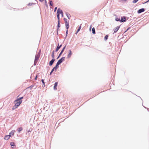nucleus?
I'll use <instances>...</instances> for the list:
<instances>
[{"instance_id": "nucleus-15", "label": "nucleus", "mask_w": 149, "mask_h": 149, "mask_svg": "<svg viewBox=\"0 0 149 149\" xmlns=\"http://www.w3.org/2000/svg\"><path fill=\"white\" fill-rule=\"evenodd\" d=\"M10 145L11 146L12 148H14V146H15V143L14 142H10Z\"/></svg>"}, {"instance_id": "nucleus-32", "label": "nucleus", "mask_w": 149, "mask_h": 149, "mask_svg": "<svg viewBox=\"0 0 149 149\" xmlns=\"http://www.w3.org/2000/svg\"><path fill=\"white\" fill-rule=\"evenodd\" d=\"M40 53H41V50H40L38 52V54L36 55H38V56H40Z\"/></svg>"}, {"instance_id": "nucleus-55", "label": "nucleus", "mask_w": 149, "mask_h": 149, "mask_svg": "<svg viewBox=\"0 0 149 149\" xmlns=\"http://www.w3.org/2000/svg\"><path fill=\"white\" fill-rule=\"evenodd\" d=\"M91 27H90V29H89V30L90 31H91Z\"/></svg>"}, {"instance_id": "nucleus-10", "label": "nucleus", "mask_w": 149, "mask_h": 149, "mask_svg": "<svg viewBox=\"0 0 149 149\" xmlns=\"http://www.w3.org/2000/svg\"><path fill=\"white\" fill-rule=\"evenodd\" d=\"M120 26H117V27H116V28H114V29H113V31H114L113 33H116L117 32V31H118V30H119V29L120 28Z\"/></svg>"}, {"instance_id": "nucleus-30", "label": "nucleus", "mask_w": 149, "mask_h": 149, "mask_svg": "<svg viewBox=\"0 0 149 149\" xmlns=\"http://www.w3.org/2000/svg\"><path fill=\"white\" fill-rule=\"evenodd\" d=\"M34 86L33 85H31V86H29L27 88H30V89H31Z\"/></svg>"}, {"instance_id": "nucleus-12", "label": "nucleus", "mask_w": 149, "mask_h": 149, "mask_svg": "<svg viewBox=\"0 0 149 149\" xmlns=\"http://www.w3.org/2000/svg\"><path fill=\"white\" fill-rule=\"evenodd\" d=\"M58 84V82H56L54 84V90H56L57 89V86Z\"/></svg>"}, {"instance_id": "nucleus-34", "label": "nucleus", "mask_w": 149, "mask_h": 149, "mask_svg": "<svg viewBox=\"0 0 149 149\" xmlns=\"http://www.w3.org/2000/svg\"><path fill=\"white\" fill-rule=\"evenodd\" d=\"M65 26H69V22L67 23H65Z\"/></svg>"}, {"instance_id": "nucleus-36", "label": "nucleus", "mask_w": 149, "mask_h": 149, "mask_svg": "<svg viewBox=\"0 0 149 149\" xmlns=\"http://www.w3.org/2000/svg\"><path fill=\"white\" fill-rule=\"evenodd\" d=\"M54 70H55V71H56V70L55 69H54V67L52 70L51 71L52 72H53Z\"/></svg>"}, {"instance_id": "nucleus-47", "label": "nucleus", "mask_w": 149, "mask_h": 149, "mask_svg": "<svg viewBox=\"0 0 149 149\" xmlns=\"http://www.w3.org/2000/svg\"><path fill=\"white\" fill-rule=\"evenodd\" d=\"M57 7H56L55 8H54V11L55 12L56 10H57Z\"/></svg>"}, {"instance_id": "nucleus-3", "label": "nucleus", "mask_w": 149, "mask_h": 149, "mask_svg": "<svg viewBox=\"0 0 149 149\" xmlns=\"http://www.w3.org/2000/svg\"><path fill=\"white\" fill-rule=\"evenodd\" d=\"M61 25L60 24V22H58V24L57 26V29H56V32L57 35H58V31Z\"/></svg>"}, {"instance_id": "nucleus-38", "label": "nucleus", "mask_w": 149, "mask_h": 149, "mask_svg": "<svg viewBox=\"0 0 149 149\" xmlns=\"http://www.w3.org/2000/svg\"><path fill=\"white\" fill-rule=\"evenodd\" d=\"M68 30H66L65 33V36H66V37H67V35L68 34Z\"/></svg>"}, {"instance_id": "nucleus-20", "label": "nucleus", "mask_w": 149, "mask_h": 149, "mask_svg": "<svg viewBox=\"0 0 149 149\" xmlns=\"http://www.w3.org/2000/svg\"><path fill=\"white\" fill-rule=\"evenodd\" d=\"M18 107H17V106L16 105H15H15L12 107V110H14L15 109L17 108Z\"/></svg>"}, {"instance_id": "nucleus-9", "label": "nucleus", "mask_w": 149, "mask_h": 149, "mask_svg": "<svg viewBox=\"0 0 149 149\" xmlns=\"http://www.w3.org/2000/svg\"><path fill=\"white\" fill-rule=\"evenodd\" d=\"M65 59V57H63L59 59L58 61L61 64L64 61Z\"/></svg>"}, {"instance_id": "nucleus-35", "label": "nucleus", "mask_w": 149, "mask_h": 149, "mask_svg": "<svg viewBox=\"0 0 149 149\" xmlns=\"http://www.w3.org/2000/svg\"><path fill=\"white\" fill-rule=\"evenodd\" d=\"M62 44H61L60 45H59V43H58V46L60 48L62 46Z\"/></svg>"}, {"instance_id": "nucleus-41", "label": "nucleus", "mask_w": 149, "mask_h": 149, "mask_svg": "<svg viewBox=\"0 0 149 149\" xmlns=\"http://www.w3.org/2000/svg\"><path fill=\"white\" fill-rule=\"evenodd\" d=\"M38 77V75L37 74L36 76L35 77V80H37V79Z\"/></svg>"}, {"instance_id": "nucleus-14", "label": "nucleus", "mask_w": 149, "mask_h": 149, "mask_svg": "<svg viewBox=\"0 0 149 149\" xmlns=\"http://www.w3.org/2000/svg\"><path fill=\"white\" fill-rule=\"evenodd\" d=\"M10 138L8 135H6L5 136L4 139L6 140H8Z\"/></svg>"}, {"instance_id": "nucleus-48", "label": "nucleus", "mask_w": 149, "mask_h": 149, "mask_svg": "<svg viewBox=\"0 0 149 149\" xmlns=\"http://www.w3.org/2000/svg\"><path fill=\"white\" fill-rule=\"evenodd\" d=\"M52 73H53L51 71V72H50V73H49V75H51Z\"/></svg>"}, {"instance_id": "nucleus-50", "label": "nucleus", "mask_w": 149, "mask_h": 149, "mask_svg": "<svg viewBox=\"0 0 149 149\" xmlns=\"http://www.w3.org/2000/svg\"><path fill=\"white\" fill-rule=\"evenodd\" d=\"M79 32V31H76V32H75V34H77Z\"/></svg>"}, {"instance_id": "nucleus-4", "label": "nucleus", "mask_w": 149, "mask_h": 149, "mask_svg": "<svg viewBox=\"0 0 149 149\" xmlns=\"http://www.w3.org/2000/svg\"><path fill=\"white\" fill-rule=\"evenodd\" d=\"M22 101H16L15 102H14V103L17 107H18L22 103Z\"/></svg>"}, {"instance_id": "nucleus-8", "label": "nucleus", "mask_w": 149, "mask_h": 149, "mask_svg": "<svg viewBox=\"0 0 149 149\" xmlns=\"http://www.w3.org/2000/svg\"><path fill=\"white\" fill-rule=\"evenodd\" d=\"M72 53L71 50H69L68 54L67 56V58H69L71 57Z\"/></svg>"}, {"instance_id": "nucleus-39", "label": "nucleus", "mask_w": 149, "mask_h": 149, "mask_svg": "<svg viewBox=\"0 0 149 149\" xmlns=\"http://www.w3.org/2000/svg\"><path fill=\"white\" fill-rule=\"evenodd\" d=\"M130 27H128L127 29L124 32V33H125L127 31H128L130 29Z\"/></svg>"}, {"instance_id": "nucleus-42", "label": "nucleus", "mask_w": 149, "mask_h": 149, "mask_svg": "<svg viewBox=\"0 0 149 149\" xmlns=\"http://www.w3.org/2000/svg\"><path fill=\"white\" fill-rule=\"evenodd\" d=\"M149 2V0H148L147 1H146V2H144V3H142V4H143Z\"/></svg>"}, {"instance_id": "nucleus-26", "label": "nucleus", "mask_w": 149, "mask_h": 149, "mask_svg": "<svg viewBox=\"0 0 149 149\" xmlns=\"http://www.w3.org/2000/svg\"><path fill=\"white\" fill-rule=\"evenodd\" d=\"M53 3L52 1H49V5L50 6H53Z\"/></svg>"}, {"instance_id": "nucleus-18", "label": "nucleus", "mask_w": 149, "mask_h": 149, "mask_svg": "<svg viewBox=\"0 0 149 149\" xmlns=\"http://www.w3.org/2000/svg\"><path fill=\"white\" fill-rule=\"evenodd\" d=\"M40 56H38V55H36L35 56V58L34 60L36 61H38V60Z\"/></svg>"}, {"instance_id": "nucleus-19", "label": "nucleus", "mask_w": 149, "mask_h": 149, "mask_svg": "<svg viewBox=\"0 0 149 149\" xmlns=\"http://www.w3.org/2000/svg\"><path fill=\"white\" fill-rule=\"evenodd\" d=\"M115 20L117 22H120V18H118L117 16L116 17Z\"/></svg>"}, {"instance_id": "nucleus-40", "label": "nucleus", "mask_w": 149, "mask_h": 149, "mask_svg": "<svg viewBox=\"0 0 149 149\" xmlns=\"http://www.w3.org/2000/svg\"><path fill=\"white\" fill-rule=\"evenodd\" d=\"M61 64L58 61L56 64V65H57L58 66Z\"/></svg>"}, {"instance_id": "nucleus-16", "label": "nucleus", "mask_w": 149, "mask_h": 149, "mask_svg": "<svg viewBox=\"0 0 149 149\" xmlns=\"http://www.w3.org/2000/svg\"><path fill=\"white\" fill-rule=\"evenodd\" d=\"M23 130V128L22 127H19L17 129V132L19 133L21 132Z\"/></svg>"}, {"instance_id": "nucleus-56", "label": "nucleus", "mask_w": 149, "mask_h": 149, "mask_svg": "<svg viewBox=\"0 0 149 149\" xmlns=\"http://www.w3.org/2000/svg\"><path fill=\"white\" fill-rule=\"evenodd\" d=\"M139 97L140 98H141V100H142V99L141 98V97H139Z\"/></svg>"}, {"instance_id": "nucleus-1", "label": "nucleus", "mask_w": 149, "mask_h": 149, "mask_svg": "<svg viewBox=\"0 0 149 149\" xmlns=\"http://www.w3.org/2000/svg\"><path fill=\"white\" fill-rule=\"evenodd\" d=\"M129 17L126 16H122L121 17L120 22H126V21L129 19Z\"/></svg>"}, {"instance_id": "nucleus-43", "label": "nucleus", "mask_w": 149, "mask_h": 149, "mask_svg": "<svg viewBox=\"0 0 149 149\" xmlns=\"http://www.w3.org/2000/svg\"><path fill=\"white\" fill-rule=\"evenodd\" d=\"M52 59H55L54 58V57H55L54 55H52Z\"/></svg>"}, {"instance_id": "nucleus-22", "label": "nucleus", "mask_w": 149, "mask_h": 149, "mask_svg": "<svg viewBox=\"0 0 149 149\" xmlns=\"http://www.w3.org/2000/svg\"><path fill=\"white\" fill-rule=\"evenodd\" d=\"M109 37V35H106V36H105L104 38V40L105 41L107 40V39H108Z\"/></svg>"}, {"instance_id": "nucleus-49", "label": "nucleus", "mask_w": 149, "mask_h": 149, "mask_svg": "<svg viewBox=\"0 0 149 149\" xmlns=\"http://www.w3.org/2000/svg\"><path fill=\"white\" fill-rule=\"evenodd\" d=\"M31 131V129H30L28 131V132H30Z\"/></svg>"}, {"instance_id": "nucleus-31", "label": "nucleus", "mask_w": 149, "mask_h": 149, "mask_svg": "<svg viewBox=\"0 0 149 149\" xmlns=\"http://www.w3.org/2000/svg\"><path fill=\"white\" fill-rule=\"evenodd\" d=\"M38 61L34 60V65L35 66L36 65Z\"/></svg>"}, {"instance_id": "nucleus-53", "label": "nucleus", "mask_w": 149, "mask_h": 149, "mask_svg": "<svg viewBox=\"0 0 149 149\" xmlns=\"http://www.w3.org/2000/svg\"><path fill=\"white\" fill-rule=\"evenodd\" d=\"M66 37H66V36H65V37L64 38V40H65V39L66 38Z\"/></svg>"}, {"instance_id": "nucleus-21", "label": "nucleus", "mask_w": 149, "mask_h": 149, "mask_svg": "<svg viewBox=\"0 0 149 149\" xmlns=\"http://www.w3.org/2000/svg\"><path fill=\"white\" fill-rule=\"evenodd\" d=\"M92 33L93 34H94L96 32H95V29L94 27H93L92 28Z\"/></svg>"}, {"instance_id": "nucleus-17", "label": "nucleus", "mask_w": 149, "mask_h": 149, "mask_svg": "<svg viewBox=\"0 0 149 149\" xmlns=\"http://www.w3.org/2000/svg\"><path fill=\"white\" fill-rule=\"evenodd\" d=\"M65 15L67 16V17L69 19H70L71 17V15L70 14L68 13L67 12H66Z\"/></svg>"}, {"instance_id": "nucleus-24", "label": "nucleus", "mask_w": 149, "mask_h": 149, "mask_svg": "<svg viewBox=\"0 0 149 149\" xmlns=\"http://www.w3.org/2000/svg\"><path fill=\"white\" fill-rule=\"evenodd\" d=\"M57 17L58 19V22H60V15H57Z\"/></svg>"}, {"instance_id": "nucleus-37", "label": "nucleus", "mask_w": 149, "mask_h": 149, "mask_svg": "<svg viewBox=\"0 0 149 149\" xmlns=\"http://www.w3.org/2000/svg\"><path fill=\"white\" fill-rule=\"evenodd\" d=\"M45 4L46 6L48 7V5L47 4V1L46 0H45Z\"/></svg>"}, {"instance_id": "nucleus-13", "label": "nucleus", "mask_w": 149, "mask_h": 149, "mask_svg": "<svg viewBox=\"0 0 149 149\" xmlns=\"http://www.w3.org/2000/svg\"><path fill=\"white\" fill-rule=\"evenodd\" d=\"M24 98L23 96L19 97V98H17L14 101V102H15L16 101H22V100Z\"/></svg>"}, {"instance_id": "nucleus-23", "label": "nucleus", "mask_w": 149, "mask_h": 149, "mask_svg": "<svg viewBox=\"0 0 149 149\" xmlns=\"http://www.w3.org/2000/svg\"><path fill=\"white\" fill-rule=\"evenodd\" d=\"M41 81H42V84L43 85V87H44L45 86V83L44 82V79H42L41 80Z\"/></svg>"}, {"instance_id": "nucleus-52", "label": "nucleus", "mask_w": 149, "mask_h": 149, "mask_svg": "<svg viewBox=\"0 0 149 149\" xmlns=\"http://www.w3.org/2000/svg\"><path fill=\"white\" fill-rule=\"evenodd\" d=\"M24 8H23V9H20L21 10H23V9ZM20 9H18V10H20Z\"/></svg>"}, {"instance_id": "nucleus-45", "label": "nucleus", "mask_w": 149, "mask_h": 149, "mask_svg": "<svg viewBox=\"0 0 149 149\" xmlns=\"http://www.w3.org/2000/svg\"><path fill=\"white\" fill-rule=\"evenodd\" d=\"M61 15L62 17H63V12L62 13H61Z\"/></svg>"}, {"instance_id": "nucleus-54", "label": "nucleus", "mask_w": 149, "mask_h": 149, "mask_svg": "<svg viewBox=\"0 0 149 149\" xmlns=\"http://www.w3.org/2000/svg\"><path fill=\"white\" fill-rule=\"evenodd\" d=\"M122 1H123V0H121ZM127 0H124V1H127Z\"/></svg>"}, {"instance_id": "nucleus-44", "label": "nucleus", "mask_w": 149, "mask_h": 149, "mask_svg": "<svg viewBox=\"0 0 149 149\" xmlns=\"http://www.w3.org/2000/svg\"><path fill=\"white\" fill-rule=\"evenodd\" d=\"M69 26H66V30H68V29H69Z\"/></svg>"}, {"instance_id": "nucleus-2", "label": "nucleus", "mask_w": 149, "mask_h": 149, "mask_svg": "<svg viewBox=\"0 0 149 149\" xmlns=\"http://www.w3.org/2000/svg\"><path fill=\"white\" fill-rule=\"evenodd\" d=\"M66 46V45L64 46V47L62 49L61 51V52L59 54L58 57H57V59H58L61 56V55L64 52Z\"/></svg>"}, {"instance_id": "nucleus-29", "label": "nucleus", "mask_w": 149, "mask_h": 149, "mask_svg": "<svg viewBox=\"0 0 149 149\" xmlns=\"http://www.w3.org/2000/svg\"><path fill=\"white\" fill-rule=\"evenodd\" d=\"M63 20H64L65 21V23H68V22H68L67 21V19L66 18H63Z\"/></svg>"}, {"instance_id": "nucleus-51", "label": "nucleus", "mask_w": 149, "mask_h": 149, "mask_svg": "<svg viewBox=\"0 0 149 149\" xmlns=\"http://www.w3.org/2000/svg\"><path fill=\"white\" fill-rule=\"evenodd\" d=\"M40 2H42L43 1V0H39Z\"/></svg>"}, {"instance_id": "nucleus-7", "label": "nucleus", "mask_w": 149, "mask_h": 149, "mask_svg": "<svg viewBox=\"0 0 149 149\" xmlns=\"http://www.w3.org/2000/svg\"><path fill=\"white\" fill-rule=\"evenodd\" d=\"M63 12V11L61 9L58 8L57 11L56 15H60V14H61Z\"/></svg>"}, {"instance_id": "nucleus-28", "label": "nucleus", "mask_w": 149, "mask_h": 149, "mask_svg": "<svg viewBox=\"0 0 149 149\" xmlns=\"http://www.w3.org/2000/svg\"><path fill=\"white\" fill-rule=\"evenodd\" d=\"M59 66L57 65H56L54 67V69L57 70V69L58 68Z\"/></svg>"}, {"instance_id": "nucleus-5", "label": "nucleus", "mask_w": 149, "mask_h": 149, "mask_svg": "<svg viewBox=\"0 0 149 149\" xmlns=\"http://www.w3.org/2000/svg\"><path fill=\"white\" fill-rule=\"evenodd\" d=\"M15 132V131L14 130H13L12 131L9 133V135H8L10 138V137L13 136L14 135V133Z\"/></svg>"}, {"instance_id": "nucleus-27", "label": "nucleus", "mask_w": 149, "mask_h": 149, "mask_svg": "<svg viewBox=\"0 0 149 149\" xmlns=\"http://www.w3.org/2000/svg\"><path fill=\"white\" fill-rule=\"evenodd\" d=\"M36 3H29L27 5L28 6H31L32 5L35 4Z\"/></svg>"}, {"instance_id": "nucleus-33", "label": "nucleus", "mask_w": 149, "mask_h": 149, "mask_svg": "<svg viewBox=\"0 0 149 149\" xmlns=\"http://www.w3.org/2000/svg\"><path fill=\"white\" fill-rule=\"evenodd\" d=\"M81 25H80L79 26V28H78V29H77V31H80V29H81Z\"/></svg>"}, {"instance_id": "nucleus-46", "label": "nucleus", "mask_w": 149, "mask_h": 149, "mask_svg": "<svg viewBox=\"0 0 149 149\" xmlns=\"http://www.w3.org/2000/svg\"><path fill=\"white\" fill-rule=\"evenodd\" d=\"M54 50L52 52V55H54Z\"/></svg>"}, {"instance_id": "nucleus-6", "label": "nucleus", "mask_w": 149, "mask_h": 149, "mask_svg": "<svg viewBox=\"0 0 149 149\" xmlns=\"http://www.w3.org/2000/svg\"><path fill=\"white\" fill-rule=\"evenodd\" d=\"M145 11V9L144 8H142L139 9L137 11L138 14H140L142 12H144Z\"/></svg>"}, {"instance_id": "nucleus-25", "label": "nucleus", "mask_w": 149, "mask_h": 149, "mask_svg": "<svg viewBox=\"0 0 149 149\" xmlns=\"http://www.w3.org/2000/svg\"><path fill=\"white\" fill-rule=\"evenodd\" d=\"M60 48H59V47H58V46L56 47V48L55 49V52H57L58 51L59 49Z\"/></svg>"}, {"instance_id": "nucleus-11", "label": "nucleus", "mask_w": 149, "mask_h": 149, "mask_svg": "<svg viewBox=\"0 0 149 149\" xmlns=\"http://www.w3.org/2000/svg\"><path fill=\"white\" fill-rule=\"evenodd\" d=\"M55 61V59H52V60L49 61V65L50 66H52L54 62Z\"/></svg>"}]
</instances>
